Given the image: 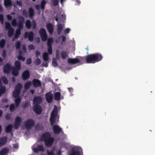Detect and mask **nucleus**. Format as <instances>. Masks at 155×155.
Instances as JSON below:
<instances>
[{
	"instance_id": "obj_38",
	"label": "nucleus",
	"mask_w": 155,
	"mask_h": 155,
	"mask_svg": "<svg viewBox=\"0 0 155 155\" xmlns=\"http://www.w3.org/2000/svg\"><path fill=\"white\" fill-rule=\"evenodd\" d=\"M6 44L5 40L4 39H2L0 41V47L1 48H3Z\"/></svg>"
},
{
	"instance_id": "obj_46",
	"label": "nucleus",
	"mask_w": 155,
	"mask_h": 155,
	"mask_svg": "<svg viewBox=\"0 0 155 155\" xmlns=\"http://www.w3.org/2000/svg\"><path fill=\"white\" fill-rule=\"evenodd\" d=\"M21 43L20 41H18L15 43L16 49H20V48Z\"/></svg>"
},
{
	"instance_id": "obj_34",
	"label": "nucleus",
	"mask_w": 155,
	"mask_h": 155,
	"mask_svg": "<svg viewBox=\"0 0 155 155\" xmlns=\"http://www.w3.org/2000/svg\"><path fill=\"white\" fill-rule=\"evenodd\" d=\"M20 92L14 90L12 93V96L14 97H18L20 94Z\"/></svg>"
},
{
	"instance_id": "obj_14",
	"label": "nucleus",
	"mask_w": 155,
	"mask_h": 155,
	"mask_svg": "<svg viewBox=\"0 0 155 155\" xmlns=\"http://www.w3.org/2000/svg\"><path fill=\"white\" fill-rule=\"evenodd\" d=\"M32 150L35 153H38L39 151L43 152L44 151V147L41 145H38L37 147L33 148Z\"/></svg>"
},
{
	"instance_id": "obj_63",
	"label": "nucleus",
	"mask_w": 155,
	"mask_h": 155,
	"mask_svg": "<svg viewBox=\"0 0 155 155\" xmlns=\"http://www.w3.org/2000/svg\"><path fill=\"white\" fill-rule=\"evenodd\" d=\"M47 153L48 155H54V154L53 151H49L48 150L47 151Z\"/></svg>"
},
{
	"instance_id": "obj_45",
	"label": "nucleus",
	"mask_w": 155,
	"mask_h": 155,
	"mask_svg": "<svg viewBox=\"0 0 155 155\" xmlns=\"http://www.w3.org/2000/svg\"><path fill=\"white\" fill-rule=\"evenodd\" d=\"M2 81L5 84H8V81L7 78L5 76H3L2 77Z\"/></svg>"
},
{
	"instance_id": "obj_41",
	"label": "nucleus",
	"mask_w": 155,
	"mask_h": 155,
	"mask_svg": "<svg viewBox=\"0 0 155 155\" xmlns=\"http://www.w3.org/2000/svg\"><path fill=\"white\" fill-rule=\"evenodd\" d=\"M53 41V39L52 38H48L47 41L48 46H52V45Z\"/></svg>"
},
{
	"instance_id": "obj_58",
	"label": "nucleus",
	"mask_w": 155,
	"mask_h": 155,
	"mask_svg": "<svg viewBox=\"0 0 155 155\" xmlns=\"http://www.w3.org/2000/svg\"><path fill=\"white\" fill-rule=\"evenodd\" d=\"M31 63V58H28L26 61V63L27 64H30Z\"/></svg>"
},
{
	"instance_id": "obj_2",
	"label": "nucleus",
	"mask_w": 155,
	"mask_h": 155,
	"mask_svg": "<svg viewBox=\"0 0 155 155\" xmlns=\"http://www.w3.org/2000/svg\"><path fill=\"white\" fill-rule=\"evenodd\" d=\"M41 138L44 141L45 145L48 147L51 146L54 141L53 137H51V134L49 132H46L43 134Z\"/></svg>"
},
{
	"instance_id": "obj_8",
	"label": "nucleus",
	"mask_w": 155,
	"mask_h": 155,
	"mask_svg": "<svg viewBox=\"0 0 155 155\" xmlns=\"http://www.w3.org/2000/svg\"><path fill=\"white\" fill-rule=\"evenodd\" d=\"M34 35L32 31L29 32H25L24 34V38H28V40L30 41H32L34 39Z\"/></svg>"
},
{
	"instance_id": "obj_7",
	"label": "nucleus",
	"mask_w": 155,
	"mask_h": 155,
	"mask_svg": "<svg viewBox=\"0 0 155 155\" xmlns=\"http://www.w3.org/2000/svg\"><path fill=\"white\" fill-rule=\"evenodd\" d=\"M33 109L35 113L37 114H41L42 111V109L41 106L38 104L33 105Z\"/></svg>"
},
{
	"instance_id": "obj_56",
	"label": "nucleus",
	"mask_w": 155,
	"mask_h": 155,
	"mask_svg": "<svg viewBox=\"0 0 155 155\" xmlns=\"http://www.w3.org/2000/svg\"><path fill=\"white\" fill-rule=\"evenodd\" d=\"M28 48L30 50H33L35 49V48L34 45L32 44H30L28 45Z\"/></svg>"
},
{
	"instance_id": "obj_17",
	"label": "nucleus",
	"mask_w": 155,
	"mask_h": 155,
	"mask_svg": "<svg viewBox=\"0 0 155 155\" xmlns=\"http://www.w3.org/2000/svg\"><path fill=\"white\" fill-rule=\"evenodd\" d=\"M4 4L6 8H10L12 6V2L11 0H5Z\"/></svg>"
},
{
	"instance_id": "obj_4",
	"label": "nucleus",
	"mask_w": 155,
	"mask_h": 155,
	"mask_svg": "<svg viewBox=\"0 0 155 155\" xmlns=\"http://www.w3.org/2000/svg\"><path fill=\"white\" fill-rule=\"evenodd\" d=\"M35 124L34 120L31 119H29L27 120L25 122V126L28 130H30Z\"/></svg>"
},
{
	"instance_id": "obj_57",
	"label": "nucleus",
	"mask_w": 155,
	"mask_h": 155,
	"mask_svg": "<svg viewBox=\"0 0 155 155\" xmlns=\"http://www.w3.org/2000/svg\"><path fill=\"white\" fill-rule=\"evenodd\" d=\"M18 59L20 61L22 60L23 61H24L25 60V58H23L22 55H18Z\"/></svg>"
},
{
	"instance_id": "obj_40",
	"label": "nucleus",
	"mask_w": 155,
	"mask_h": 155,
	"mask_svg": "<svg viewBox=\"0 0 155 155\" xmlns=\"http://www.w3.org/2000/svg\"><path fill=\"white\" fill-rule=\"evenodd\" d=\"M31 82L28 81L24 85V87L25 89H28L30 87L31 85Z\"/></svg>"
},
{
	"instance_id": "obj_39",
	"label": "nucleus",
	"mask_w": 155,
	"mask_h": 155,
	"mask_svg": "<svg viewBox=\"0 0 155 155\" xmlns=\"http://www.w3.org/2000/svg\"><path fill=\"white\" fill-rule=\"evenodd\" d=\"M46 4V2L45 0H42L41 3V8L42 10L45 9V5Z\"/></svg>"
},
{
	"instance_id": "obj_1",
	"label": "nucleus",
	"mask_w": 155,
	"mask_h": 155,
	"mask_svg": "<svg viewBox=\"0 0 155 155\" xmlns=\"http://www.w3.org/2000/svg\"><path fill=\"white\" fill-rule=\"evenodd\" d=\"M102 58L101 54L97 53L87 55L86 57V61L87 63H94L101 61Z\"/></svg>"
},
{
	"instance_id": "obj_3",
	"label": "nucleus",
	"mask_w": 155,
	"mask_h": 155,
	"mask_svg": "<svg viewBox=\"0 0 155 155\" xmlns=\"http://www.w3.org/2000/svg\"><path fill=\"white\" fill-rule=\"evenodd\" d=\"M18 19L19 20L18 22V27L15 31V33L14 36V38H18L21 34V30L23 28L24 23L25 21L24 18L21 16H18Z\"/></svg>"
},
{
	"instance_id": "obj_22",
	"label": "nucleus",
	"mask_w": 155,
	"mask_h": 155,
	"mask_svg": "<svg viewBox=\"0 0 155 155\" xmlns=\"http://www.w3.org/2000/svg\"><path fill=\"white\" fill-rule=\"evenodd\" d=\"M43 129V126L40 123L37 124L35 126V130L36 131L42 130Z\"/></svg>"
},
{
	"instance_id": "obj_33",
	"label": "nucleus",
	"mask_w": 155,
	"mask_h": 155,
	"mask_svg": "<svg viewBox=\"0 0 155 155\" xmlns=\"http://www.w3.org/2000/svg\"><path fill=\"white\" fill-rule=\"evenodd\" d=\"M6 89L5 87L1 86L0 88V97L2 94H4L6 91Z\"/></svg>"
},
{
	"instance_id": "obj_62",
	"label": "nucleus",
	"mask_w": 155,
	"mask_h": 155,
	"mask_svg": "<svg viewBox=\"0 0 155 155\" xmlns=\"http://www.w3.org/2000/svg\"><path fill=\"white\" fill-rule=\"evenodd\" d=\"M70 29L69 28H67L64 31V34H66L70 32Z\"/></svg>"
},
{
	"instance_id": "obj_15",
	"label": "nucleus",
	"mask_w": 155,
	"mask_h": 155,
	"mask_svg": "<svg viewBox=\"0 0 155 155\" xmlns=\"http://www.w3.org/2000/svg\"><path fill=\"white\" fill-rule=\"evenodd\" d=\"M68 63L70 64H76L80 62L78 59L76 58H69L68 61Z\"/></svg>"
},
{
	"instance_id": "obj_48",
	"label": "nucleus",
	"mask_w": 155,
	"mask_h": 155,
	"mask_svg": "<svg viewBox=\"0 0 155 155\" xmlns=\"http://www.w3.org/2000/svg\"><path fill=\"white\" fill-rule=\"evenodd\" d=\"M15 106L14 104H12L10 105L9 109L11 112H13L15 109Z\"/></svg>"
},
{
	"instance_id": "obj_30",
	"label": "nucleus",
	"mask_w": 155,
	"mask_h": 155,
	"mask_svg": "<svg viewBox=\"0 0 155 155\" xmlns=\"http://www.w3.org/2000/svg\"><path fill=\"white\" fill-rule=\"evenodd\" d=\"M8 35L9 37H11L14 35V29L13 28H11L10 29L8 30Z\"/></svg>"
},
{
	"instance_id": "obj_64",
	"label": "nucleus",
	"mask_w": 155,
	"mask_h": 155,
	"mask_svg": "<svg viewBox=\"0 0 155 155\" xmlns=\"http://www.w3.org/2000/svg\"><path fill=\"white\" fill-rule=\"evenodd\" d=\"M28 103L27 102H26L24 104L22 105L23 107L24 108H26L28 106Z\"/></svg>"
},
{
	"instance_id": "obj_18",
	"label": "nucleus",
	"mask_w": 155,
	"mask_h": 155,
	"mask_svg": "<svg viewBox=\"0 0 155 155\" xmlns=\"http://www.w3.org/2000/svg\"><path fill=\"white\" fill-rule=\"evenodd\" d=\"M35 15L34 11L32 7H30L28 9V16L30 18H32Z\"/></svg>"
},
{
	"instance_id": "obj_42",
	"label": "nucleus",
	"mask_w": 155,
	"mask_h": 155,
	"mask_svg": "<svg viewBox=\"0 0 155 155\" xmlns=\"http://www.w3.org/2000/svg\"><path fill=\"white\" fill-rule=\"evenodd\" d=\"M5 29L7 30H8L12 28L10 23L8 22H5Z\"/></svg>"
},
{
	"instance_id": "obj_36",
	"label": "nucleus",
	"mask_w": 155,
	"mask_h": 155,
	"mask_svg": "<svg viewBox=\"0 0 155 155\" xmlns=\"http://www.w3.org/2000/svg\"><path fill=\"white\" fill-rule=\"evenodd\" d=\"M25 26L28 29H30L31 28V23L30 20H27L25 23Z\"/></svg>"
},
{
	"instance_id": "obj_55",
	"label": "nucleus",
	"mask_w": 155,
	"mask_h": 155,
	"mask_svg": "<svg viewBox=\"0 0 155 155\" xmlns=\"http://www.w3.org/2000/svg\"><path fill=\"white\" fill-rule=\"evenodd\" d=\"M0 21L1 23L3 24L4 22V17L2 14L0 15Z\"/></svg>"
},
{
	"instance_id": "obj_13",
	"label": "nucleus",
	"mask_w": 155,
	"mask_h": 155,
	"mask_svg": "<svg viewBox=\"0 0 155 155\" xmlns=\"http://www.w3.org/2000/svg\"><path fill=\"white\" fill-rule=\"evenodd\" d=\"M30 74L28 70H25L23 73L22 75V79L24 80H26L29 78Z\"/></svg>"
},
{
	"instance_id": "obj_31",
	"label": "nucleus",
	"mask_w": 155,
	"mask_h": 155,
	"mask_svg": "<svg viewBox=\"0 0 155 155\" xmlns=\"http://www.w3.org/2000/svg\"><path fill=\"white\" fill-rule=\"evenodd\" d=\"M43 58L44 60L47 61L49 60V56L48 53L45 52L43 54Z\"/></svg>"
},
{
	"instance_id": "obj_61",
	"label": "nucleus",
	"mask_w": 155,
	"mask_h": 155,
	"mask_svg": "<svg viewBox=\"0 0 155 155\" xmlns=\"http://www.w3.org/2000/svg\"><path fill=\"white\" fill-rule=\"evenodd\" d=\"M2 102L3 103H7L8 102V99L6 98H3L2 99Z\"/></svg>"
},
{
	"instance_id": "obj_16",
	"label": "nucleus",
	"mask_w": 155,
	"mask_h": 155,
	"mask_svg": "<svg viewBox=\"0 0 155 155\" xmlns=\"http://www.w3.org/2000/svg\"><path fill=\"white\" fill-rule=\"evenodd\" d=\"M32 81L33 85L35 87H39L41 85V82L38 79H34Z\"/></svg>"
},
{
	"instance_id": "obj_21",
	"label": "nucleus",
	"mask_w": 155,
	"mask_h": 155,
	"mask_svg": "<svg viewBox=\"0 0 155 155\" xmlns=\"http://www.w3.org/2000/svg\"><path fill=\"white\" fill-rule=\"evenodd\" d=\"M7 141L6 137H3L0 138V147L4 145Z\"/></svg>"
},
{
	"instance_id": "obj_60",
	"label": "nucleus",
	"mask_w": 155,
	"mask_h": 155,
	"mask_svg": "<svg viewBox=\"0 0 155 155\" xmlns=\"http://www.w3.org/2000/svg\"><path fill=\"white\" fill-rule=\"evenodd\" d=\"M32 27L33 29H35L36 28L37 23L35 21H34L33 22Z\"/></svg>"
},
{
	"instance_id": "obj_5",
	"label": "nucleus",
	"mask_w": 155,
	"mask_h": 155,
	"mask_svg": "<svg viewBox=\"0 0 155 155\" xmlns=\"http://www.w3.org/2000/svg\"><path fill=\"white\" fill-rule=\"evenodd\" d=\"M42 102V98L40 96H36L35 97L33 100V105H39Z\"/></svg>"
},
{
	"instance_id": "obj_24",
	"label": "nucleus",
	"mask_w": 155,
	"mask_h": 155,
	"mask_svg": "<svg viewBox=\"0 0 155 155\" xmlns=\"http://www.w3.org/2000/svg\"><path fill=\"white\" fill-rule=\"evenodd\" d=\"M9 151V150L7 147L5 148L0 151V155H5L8 153Z\"/></svg>"
},
{
	"instance_id": "obj_52",
	"label": "nucleus",
	"mask_w": 155,
	"mask_h": 155,
	"mask_svg": "<svg viewBox=\"0 0 155 155\" xmlns=\"http://www.w3.org/2000/svg\"><path fill=\"white\" fill-rule=\"evenodd\" d=\"M52 2L54 6H57L58 5L59 0H52Z\"/></svg>"
},
{
	"instance_id": "obj_19",
	"label": "nucleus",
	"mask_w": 155,
	"mask_h": 155,
	"mask_svg": "<svg viewBox=\"0 0 155 155\" xmlns=\"http://www.w3.org/2000/svg\"><path fill=\"white\" fill-rule=\"evenodd\" d=\"M63 28V25L62 24H59L58 25L57 32L58 35L61 34V31H62Z\"/></svg>"
},
{
	"instance_id": "obj_49",
	"label": "nucleus",
	"mask_w": 155,
	"mask_h": 155,
	"mask_svg": "<svg viewBox=\"0 0 155 155\" xmlns=\"http://www.w3.org/2000/svg\"><path fill=\"white\" fill-rule=\"evenodd\" d=\"M41 63V61L40 59L37 58L35 59L34 64L36 65H39Z\"/></svg>"
},
{
	"instance_id": "obj_51",
	"label": "nucleus",
	"mask_w": 155,
	"mask_h": 155,
	"mask_svg": "<svg viewBox=\"0 0 155 155\" xmlns=\"http://www.w3.org/2000/svg\"><path fill=\"white\" fill-rule=\"evenodd\" d=\"M48 52L49 54H51L52 53V46H48Z\"/></svg>"
},
{
	"instance_id": "obj_28",
	"label": "nucleus",
	"mask_w": 155,
	"mask_h": 155,
	"mask_svg": "<svg viewBox=\"0 0 155 155\" xmlns=\"http://www.w3.org/2000/svg\"><path fill=\"white\" fill-rule=\"evenodd\" d=\"M56 117L50 116V124L51 126L54 125V124L55 123L56 120Z\"/></svg>"
},
{
	"instance_id": "obj_54",
	"label": "nucleus",
	"mask_w": 155,
	"mask_h": 155,
	"mask_svg": "<svg viewBox=\"0 0 155 155\" xmlns=\"http://www.w3.org/2000/svg\"><path fill=\"white\" fill-rule=\"evenodd\" d=\"M5 117L7 120L9 121L11 120V117L10 116V114H7L5 116Z\"/></svg>"
},
{
	"instance_id": "obj_25",
	"label": "nucleus",
	"mask_w": 155,
	"mask_h": 155,
	"mask_svg": "<svg viewBox=\"0 0 155 155\" xmlns=\"http://www.w3.org/2000/svg\"><path fill=\"white\" fill-rule=\"evenodd\" d=\"M61 93L59 92H56L54 95V98L56 101H59L60 99Z\"/></svg>"
},
{
	"instance_id": "obj_27",
	"label": "nucleus",
	"mask_w": 155,
	"mask_h": 155,
	"mask_svg": "<svg viewBox=\"0 0 155 155\" xmlns=\"http://www.w3.org/2000/svg\"><path fill=\"white\" fill-rule=\"evenodd\" d=\"M21 99L20 97H17L15 100V105L17 107H18L21 101Z\"/></svg>"
},
{
	"instance_id": "obj_10",
	"label": "nucleus",
	"mask_w": 155,
	"mask_h": 155,
	"mask_svg": "<svg viewBox=\"0 0 155 155\" xmlns=\"http://www.w3.org/2000/svg\"><path fill=\"white\" fill-rule=\"evenodd\" d=\"M46 27L49 34L51 35H52L54 31L53 25L51 23H48L46 24Z\"/></svg>"
},
{
	"instance_id": "obj_23",
	"label": "nucleus",
	"mask_w": 155,
	"mask_h": 155,
	"mask_svg": "<svg viewBox=\"0 0 155 155\" xmlns=\"http://www.w3.org/2000/svg\"><path fill=\"white\" fill-rule=\"evenodd\" d=\"M19 70L18 69L13 68L12 71V74L15 76H18L19 74Z\"/></svg>"
},
{
	"instance_id": "obj_37",
	"label": "nucleus",
	"mask_w": 155,
	"mask_h": 155,
	"mask_svg": "<svg viewBox=\"0 0 155 155\" xmlns=\"http://www.w3.org/2000/svg\"><path fill=\"white\" fill-rule=\"evenodd\" d=\"M39 33L40 36L47 34L45 30L42 28L40 29L39 31Z\"/></svg>"
},
{
	"instance_id": "obj_43",
	"label": "nucleus",
	"mask_w": 155,
	"mask_h": 155,
	"mask_svg": "<svg viewBox=\"0 0 155 155\" xmlns=\"http://www.w3.org/2000/svg\"><path fill=\"white\" fill-rule=\"evenodd\" d=\"M68 54L66 52L64 51H62L61 53V57L63 59H65L67 57V56Z\"/></svg>"
},
{
	"instance_id": "obj_29",
	"label": "nucleus",
	"mask_w": 155,
	"mask_h": 155,
	"mask_svg": "<svg viewBox=\"0 0 155 155\" xmlns=\"http://www.w3.org/2000/svg\"><path fill=\"white\" fill-rule=\"evenodd\" d=\"M15 67H14L15 68L18 69L19 70L21 69V64L20 61H16L15 62Z\"/></svg>"
},
{
	"instance_id": "obj_50",
	"label": "nucleus",
	"mask_w": 155,
	"mask_h": 155,
	"mask_svg": "<svg viewBox=\"0 0 155 155\" xmlns=\"http://www.w3.org/2000/svg\"><path fill=\"white\" fill-rule=\"evenodd\" d=\"M22 15L25 17H28V13L26 9H24L22 11Z\"/></svg>"
},
{
	"instance_id": "obj_6",
	"label": "nucleus",
	"mask_w": 155,
	"mask_h": 155,
	"mask_svg": "<svg viewBox=\"0 0 155 155\" xmlns=\"http://www.w3.org/2000/svg\"><path fill=\"white\" fill-rule=\"evenodd\" d=\"M53 126V130L54 133L58 135L63 132L62 129L58 125H54Z\"/></svg>"
},
{
	"instance_id": "obj_59",
	"label": "nucleus",
	"mask_w": 155,
	"mask_h": 155,
	"mask_svg": "<svg viewBox=\"0 0 155 155\" xmlns=\"http://www.w3.org/2000/svg\"><path fill=\"white\" fill-rule=\"evenodd\" d=\"M60 38H61V39L62 42H64L66 40V38L64 35H61V36L60 37Z\"/></svg>"
},
{
	"instance_id": "obj_26",
	"label": "nucleus",
	"mask_w": 155,
	"mask_h": 155,
	"mask_svg": "<svg viewBox=\"0 0 155 155\" xmlns=\"http://www.w3.org/2000/svg\"><path fill=\"white\" fill-rule=\"evenodd\" d=\"M13 125L12 124H10L6 126L5 129L6 132L9 133L11 132L12 130Z\"/></svg>"
},
{
	"instance_id": "obj_20",
	"label": "nucleus",
	"mask_w": 155,
	"mask_h": 155,
	"mask_svg": "<svg viewBox=\"0 0 155 155\" xmlns=\"http://www.w3.org/2000/svg\"><path fill=\"white\" fill-rule=\"evenodd\" d=\"M58 110L56 107V106H55V107L53 110H52L51 114V116L56 117L58 114Z\"/></svg>"
},
{
	"instance_id": "obj_9",
	"label": "nucleus",
	"mask_w": 155,
	"mask_h": 155,
	"mask_svg": "<svg viewBox=\"0 0 155 155\" xmlns=\"http://www.w3.org/2000/svg\"><path fill=\"white\" fill-rule=\"evenodd\" d=\"M22 120L21 118L19 116H17L15 120L14 124V127L16 129H18L20 127L21 124Z\"/></svg>"
},
{
	"instance_id": "obj_53",
	"label": "nucleus",
	"mask_w": 155,
	"mask_h": 155,
	"mask_svg": "<svg viewBox=\"0 0 155 155\" xmlns=\"http://www.w3.org/2000/svg\"><path fill=\"white\" fill-rule=\"evenodd\" d=\"M52 64L53 65L54 67H57L58 66V63L57 61H56V60L54 59V58L53 59Z\"/></svg>"
},
{
	"instance_id": "obj_47",
	"label": "nucleus",
	"mask_w": 155,
	"mask_h": 155,
	"mask_svg": "<svg viewBox=\"0 0 155 155\" xmlns=\"http://www.w3.org/2000/svg\"><path fill=\"white\" fill-rule=\"evenodd\" d=\"M40 37H41L42 40L43 41H45L47 40V39L48 35L47 34H46L45 35H41L40 36Z\"/></svg>"
},
{
	"instance_id": "obj_35",
	"label": "nucleus",
	"mask_w": 155,
	"mask_h": 155,
	"mask_svg": "<svg viewBox=\"0 0 155 155\" xmlns=\"http://www.w3.org/2000/svg\"><path fill=\"white\" fill-rule=\"evenodd\" d=\"M70 155H81V154L78 150H72V152L70 153Z\"/></svg>"
},
{
	"instance_id": "obj_11",
	"label": "nucleus",
	"mask_w": 155,
	"mask_h": 155,
	"mask_svg": "<svg viewBox=\"0 0 155 155\" xmlns=\"http://www.w3.org/2000/svg\"><path fill=\"white\" fill-rule=\"evenodd\" d=\"M53 94L51 92L47 93L45 94V97L47 102L50 103L52 102L53 100Z\"/></svg>"
},
{
	"instance_id": "obj_44",
	"label": "nucleus",
	"mask_w": 155,
	"mask_h": 155,
	"mask_svg": "<svg viewBox=\"0 0 155 155\" xmlns=\"http://www.w3.org/2000/svg\"><path fill=\"white\" fill-rule=\"evenodd\" d=\"M12 25L13 27H15L17 26H18V23H17L16 20L15 18L12 19L11 22Z\"/></svg>"
},
{
	"instance_id": "obj_12",
	"label": "nucleus",
	"mask_w": 155,
	"mask_h": 155,
	"mask_svg": "<svg viewBox=\"0 0 155 155\" xmlns=\"http://www.w3.org/2000/svg\"><path fill=\"white\" fill-rule=\"evenodd\" d=\"M12 67L9 64H6L5 66L3 69V71L6 74H9L10 73L12 70Z\"/></svg>"
},
{
	"instance_id": "obj_32",
	"label": "nucleus",
	"mask_w": 155,
	"mask_h": 155,
	"mask_svg": "<svg viewBox=\"0 0 155 155\" xmlns=\"http://www.w3.org/2000/svg\"><path fill=\"white\" fill-rule=\"evenodd\" d=\"M22 87V84H21L19 83L16 86H15V90L20 92V91L21 90Z\"/></svg>"
}]
</instances>
